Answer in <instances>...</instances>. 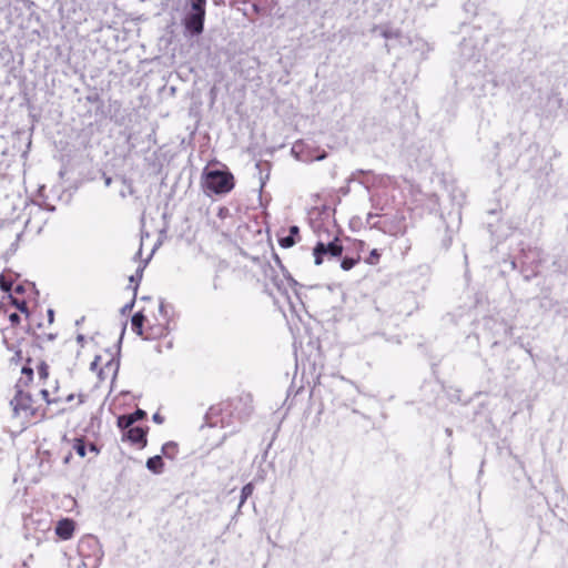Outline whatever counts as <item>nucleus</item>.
<instances>
[{
	"instance_id": "obj_19",
	"label": "nucleus",
	"mask_w": 568,
	"mask_h": 568,
	"mask_svg": "<svg viewBox=\"0 0 568 568\" xmlns=\"http://www.w3.org/2000/svg\"><path fill=\"white\" fill-rule=\"evenodd\" d=\"M13 282L8 278L4 274H0V288L3 292H10L12 290Z\"/></svg>"
},
{
	"instance_id": "obj_5",
	"label": "nucleus",
	"mask_w": 568,
	"mask_h": 568,
	"mask_svg": "<svg viewBox=\"0 0 568 568\" xmlns=\"http://www.w3.org/2000/svg\"><path fill=\"white\" fill-rule=\"evenodd\" d=\"M32 403V396L21 389H18L13 398L10 400L13 414L26 418L34 415Z\"/></svg>"
},
{
	"instance_id": "obj_40",
	"label": "nucleus",
	"mask_w": 568,
	"mask_h": 568,
	"mask_svg": "<svg viewBox=\"0 0 568 568\" xmlns=\"http://www.w3.org/2000/svg\"><path fill=\"white\" fill-rule=\"evenodd\" d=\"M78 339H79V341H82V339H83V336H82V335H79V336H78Z\"/></svg>"
},
{
	"instance_id": "obj_21",
	"label": "nucleus",
	"mask_w": 568,
	"mask_h": 568,
	"mask_svg": "<svg viewBox=\"0 0 568 568\" xmlns=\"http://www.w3.org/2000/svg\"><path fill=\"white\" fill-rule=\"evenodd\" d=\"M460 45H462L463 55H467L469 58L475 55V51H476L475 45H468V42L466 40H464Z\"/></svg>"
},
{
	"instance_id": "obj_20",
	"label": "nucleus",
	"mask_w": 568,
	"mask_h": 568,
	"mask_svg": "<svg viewBox=\"0 0 568 568\" xmlns=\"http://www.w3.org/2000/svg\"><path fill=\"white\" fill-rule=\"evenodd\" d=\"M10 298L12 301V304L21 312V313H24L27 315H29V311H28V305H27V302L24 300H17V298H13L11 295H10Z\"/></svg>"
},
{
	"instance_id": "obj_30",
	"label": "nucleus",
	"mask_w": 568,
	"mask_h": 568,
	"mask_svg": "<svg viewBox=\"0 0 568 568\" xmlns=\"http://www.w3.org/2000/svg\"><path fill=\"white\" fill-rule=\"evenodd\" d=\"M152 418L158 424H162L164 420V418L159 413H155Z\"/></svg>"
},
{
	"instance_id": "obj_17",
	"label": "nucleus",
	"mask_w": 568,
	"mask_h": 568,
	"mask_svg": "<svg viewBox=\"0 0 568 568\" xmlns=\"http://www.w3.org/2000/svg\"><path fill=\"white\" fill-rule=\"evenodd\" d=\"M73 449L80 457H84L87 454V445L83 438H77L73 444Z\"/></svg>"
},
{
	"instance_id": "obj_34",
	"label": "nucleus",
	"mask_w": 568,
	"mask_h": 568,
	"mask_svg": "<svg viewBox=\"0 0 568 568\" xmlns=\"http://www.w3.org/2000/svg\"><path fill=\"white\" fill-rule=\"evenodd\" d=\"M77 397H78V399H79V400H78V405H81V404H83V403H84V395H83V394H79V395H77Z\"/></svg>"
},
{
	"instance_id": "obj_27",
	"label": "nucleus",
	"mask_w": 568,
	"mask_h": 568,
	"mask_svg": "<svg viewBox=\"0 0 568 568\" xmlns=\"http://www.w3.org/2000/svg\"><path fill=\"white\" fill-rule=\"evenodd\" d=\"M168 308L169 306L164 303V302H161L160 305H159V312L160 314L165 318L168 316Z\"/></svg>"
},
{
	"instance_id": "obj_25",
	"label": "nucleus",
	"mask_w": 568,
	"mask_h": 568,
	"mask_svg": "<svg viewBox=\"0 0 568 568\" xmlns=\"http://www.w3.org/2000/svg\"><path fill=\"white\" fill-rule=\"evenodd\" d=\"M379 257H381V253L378 252V250L374 248L371 251L369 256L366 258V263H368L371 265H375V264H377Z\"/></svg>"
},
{
	"instance_id": "obj_32",
	"label": "nucleus",
	"mask_w": 568,
	"mask_h": 568,
	"mask_svg": "<svg viewBox=\"0 0 568 568\" xmlns=\"http://www.w3.org/2000/svg\"><path fill=\"white\" fill-rule=\"evenodd\" d=\"M24 288L21 284H18L16 287H14V292L18 293V294H21L23 293Z\"/></svg>"
},
{
	"instance_id": "obj_26",
	"label": "nucleus",
	"mask_w": 568,
	"mask_h": 568,
	"mask_svg": "<svg viewBox=\"0 0 568 568\" xmlns=\"http://www.w3.org/2000/svg\"><path fill=\"white\" fill-rule=\"evenodd\" d=\"M21 373H22V375L26 376V382H24L26 384H28L33 377V369L28 365H24L22 367Z\"/></svg>"
},
{
	"instance_id": "obj_4",
	"label": "nucleus",
	"mask_w": 568,
	"mask_h": 568,
	"mask_svg": "<svg viewBox=\"0 0 568 568\" xmlns=\"http://www.w3.org/2000/svg\"><path fill=\"white\" fill-rule=\"evenodd\" d=\"M343 252V246L339 243L337 237L334 240L324 243L323 241H318L313 250V255L315 258V264L321 265L323 263L324 256L337 257L341 256Z\"/></svg>"
},
{
	"instance_id": "obj_39",
	"label": "nucleus",
	"mask_w": 568,
	"mask_h": 568,
	"mask_svg": "<svg viewBox=\"0 0 568 568\" xmlns=\"http://www.w3.org/2000/svg\"><path fill=\"white\" fill-rule=\"evenodd\" d=\"M213 287H214V290H217V288H219V285H217V278H215V280H214Z\"/></svg>"
},
{
	"instance_id": "obj_31",
	"label": "nucleus",
	"mask_w": 568,
	"mask_h": 568,
	"mask_svg": "<svg viewBox=\"0 0 568 568\" xmlns=\"http://www.w3.org/2000/svg\"><path fill=\"white\" fill-rule=\"evenodd\" d=\"M74 398H75V395H74V394H70V395H68L64 399L62 398V402L70 403V402H72Z\"/></svg>"
},
{
	"instance_id": "obj_28",
	"label": "nucleus",
	"mask_w": 568,
	"mask_h": 568,
	"mask_svg": "<svg viewBox=\"0 0 568 568\" xmlns=\"http://www.w3.org/2000/svg\"><path fill=\"white\" fill-rule=\"evenodd\" d=\"M20 315L18 313H12L9 315V321L12 325H18L20 323Z\"/></svg>"
},
{
	"instance_id": "obj_38",
	"label": "nucleus",
	"mask_w": 568,
	"mask_h": 568,
	"mask_svg": "<svg viewBox=\"0 0 568 568\" xmlns=\"http://www.w3.org/2000/svg\"><path fill=\"white\" fill-rule=\"evenodd\" d=\"M325 156H326V154H325V153H322L321 155H318V156L316 158V160H320V161H321V160L325 159Z\"/></svg>"
},
{
	"instance_id": "obj_3",
	"label": "nucleus",
	"mask_w": 568,
	"mask_h": 568,
	"mask_svg": "<svg viewBox=\"0 0 568 568\" xmlns=\"http://www.w3.org/2000/svg\"><path fill=\"white\" fill-rule=\"evenodd\" d=\"M202 185L207 194H225L234 187V178L227 171L210 170L203 173Z\"/></svg>"
},
{
	"instance_id": "obj_35",
	"label": "nucleus",
	"mask_w": 568,
	"mask_h": 568,
	"mask_svg": "<svg viewBox=\"0 0 568 568\" xmlns=\"http://www.w3.org/2000/svg\"><path fill=\"white\" fill-rule=\"evenodd\" d=\"M112 183V179L110 176H104V184L105 186H110Z\"/></svg>"
},
{
	"instance_id": "obj_16",
	"label": "nucleus",
	"mask_w": 568,
	"mask_h": 568,
	"mask_svg": "<svg viewBox=\"0 0 568 568\" xmlns=\"http://www.w3.org/2000/svg\"><path fill=\"white\" fill-rule=\"evenodd\" d=\"M253 491H254L253 483H248V484L243 486V488L241 490V498H240V504H239V507H237V511H240V509L242 508V506L244 505L246 499L253 494Z\"/></svg>"
},
{
	"instance_id": "obj_14",
	"label": "nucleus",
	"mask_w": 568,
	"mask_h": 568,
	"mask_svg": "<svg viewBox=\"0 0 568 568\" xmlns=\"http://www.w3.org/2000/svg\"><path fill=\"white\" fill-rule=\"evenodd\" d=\"M375 29H381V34L386 40L398 39L400 37V31L398 29H394L388 26H381Z\"/></svg>"
},
{
	"instance_id": "obj_18",
	"label": "nucleus",
	"mask_w": 568,
	"mask_h": 568,
	"mask_svg": "<svg viewBox=\"0 0 568 568\" xmlns=\"http://www.w3.org/2000/svg\"><path fill=\"white\" fill-rule=\"evenodd\" d=\"M122 183H123L124 187L120 191V195L122 197H126L128 195H133L134 189H133L132 183L130 181H128L126 179H123Z\"/></svg>"
},
{
	"instance_id": "obj_6",
	"label": "nucleus",
	"mask_w": 568,
	"mask_h": 568,
	"mask_svg": "<svg viewBox=\"0 0 568 568\" xmlns=\"http://www.w3.org/2000/svg\"><path fill=\"white\" fill-rule=\"evenodd\" d=\"M274 260L276 265L283 273L282 276L276 274V271L271 265L267 268H265L264 274L266 277L271 278L272 283L274 284V286H276L278 291L286 292L287 287H294L297 284V282L291 275L284 272V267L282 266L278 256H275Z\"/></svg>"
},
{
	"instance_id": "obj_12",
	"label": "nucleus",
	"mask_w": 568,
	"mask_h": 568,
	"mask_svg": "<svg viewBox=\"0 0 568 568\" xmlns=\"http://www.w3.org/2000/svg\"><path fill=\"white\" fill-rule=\"evenodd\" d=\"M164 463L160 455L150 457L146 460V468L153 474H161L163 471Z\"/></svg>"
},
{
	"instance_id": "obj_10",
	"label": "nucleus",
	"mask_w": 568,
	"mask_h": 568,
	"mask_svg": "<svg viewBox=\"0 0 568 568\" xmlns=\"http://www.w3.org/2000/svg\"><path fill=\"white\" fill-rule=\"evenodd\" d=\"M74 531V523L71 519H61L55 526V534L63 540H68L72 537Z\"/></svg>"
},
{
	"instance_id": "obj_41",
	"label": "nucleus",
	"mask_w": 568,
	"mask_h": 568,
	"mask_svg": "<svg viewBox=\"0 0 568 568\" xmlns=\"http://www.w3.org/2000/svg\"><path fill=\"white\" fill-rule=\"evenodd\" d=\"M95 365H97V363L93 362L92 365H91L92 369L95 367Z\"/></svg>"
},
{
	"instance_id": "obj_29",
	"label": "nucleus",
	"mask_w": 568,
	"mask_h": 568,
	"mask_svg": "<svg viewBox=\"0 0 568 568\" xmlns=\"http://www.w3.org/2000/svg\"><path fill=\"white\" fill-rule=\"evenodd\" d=\"M134 305V300H132L130 303L125 304L123 307H122V312L125 313L128 311H131L132 307Z\"/></svg>"
},
{
	"instance_id": "obj_33",
	"label": "nucleus",
	"mask_w": 568,
	"mask_h": 568,
	"mask_svg": "<svg viewBox=\"0 0 568 568\" xmlns=\"http://www.w3.org/2000/svg\"><path fill=\"white\" fill-rule=\"evenodd\" d=\"M48 317H49V322L52 323L53 322V317H54L53 310H48Z\"/></svg>"
},
{
	"instance_id": "obj_7",
	"label": "nucleus",
	"mask_w": 568,
	"mask_h": 568,
	"mask_svg": "<svg viewBox=\"0 0 568 568\" xmlns=\"http://www.w3.org/2000/svg\"><path fill=\"white\" fill-rule=\"evenodd\" d=\"M144 316L141 312L135 313L131 318V328L138 335L143 336L145 339L155 338L166 334V328L162 325L151 328L152 332L144 335L143 333Z\"/></svg>"
},
{
	"instance_id": "obj_37",
	"label": "nucleus",
	"mask_w": 568,
	"mask_h": 568,
	"mask_svg": "<svg viewBox=\"0 0 568 568\" xmlns=\"http://www.w3.org/2000/svg\"><path fill=\"white\" fill-rule=\"evenodd\" d=\"M377 215L376 214H373V213H369L367 215V222H371L372 220H374V217H376Z\"/></svg>"
},
{
	"instance_id": "obj_2",
	"label": "nucleus",
	"mask_w": 568,
	"mask_h": 568,
	"mask_svg": "<svg viewBox=\"0 0 568 568\" xmlns=\"http://www.w3.org/2000/svg\"><path fill=\"white\" fill-rule=\"evenodd\" d=\"M206 0H189L183 26L191 36H200L204 30Z\"/></svg>"
},
{
	"instance_id": "obj_8",
	"label": "nucleus",
	"mask_w": 568,
	"mask_h": 568,
	"mask_svg": "<svg viewBox=\"0 0 568 568\" xmlns=\"http://www.w3.org/2000/svg\"><path fill=\"white\" fill-rule=\"evenodd\" d=\"M145 417L146 413L143 409L138 408L135 412L131 414L119 416L116 424L119 428L125 430L126 428H131L134 423L142 420Z\"/></svg>"
},
{
	"instance_id": "obj_11",
	"label": "nucleus",
	"mask_w": 568,
	"mask_h": 568,
	"mask_svg": "<svg viewBox=\"0 0 568 568\" xmlns=\"http://www.w3.org/2000/svg\"><path fill=\"white\" fill-rule=\"evenodd\" d=\"M300 234V229L296 225L290 226L288 235L283 236L278 240V243L282 247L288 248L292 247L296 242Z\"/></svg>"
},
{
	"instance_id": "obj_13",
	"label": "nucleus",
	"mask_w": 568,
	"mask_h": 568,
	"mask_svg": "<svg viewBox=\"0 0 568 568\" xmlns=\"http://www.w3.org/2000/svg\"><path fill=\"white\" fill-rule=\"evenodd\" d=\"M58 390V386L54 388L52 394L48 389L43 388L40 390V394L48 405L59 404L62 403V397L57 395Z\"/></svg>"
},
{
	"instance_id": "obj_1",
	"label": "nucleus",
	"mask_w": 568,
	"mask_h": 568,
	"mask_svg": "<svg viewBox=\"0 0 568 568\" xmlns=\"http://www.w3.org/2000/svg\"><path fill=\"white\" fill-rule=\"evenodd\" d=\"M241 399H233L230 403L224 404L223 406H212L207 410L205 415L206 424L210 427H226L230 426L233 422L232 418L242 422L247 414L242 415L241 413H237L234 415V410L237 409V407L241 405Z\"/></svg>"
},
{
	"instance_id": "obj_9",
	"label": "nucleus",
	"mask_w": 568,
	"mask_h": 568,
	"mask_svg": "<svg viewBox=\"0 0 568 568\" xmlns=\"http://www.w3.org/2000/svg\"><path fill=\"white\" fill-rule=\"evenodd\" d=\"M123 439L131 442L132 444H140L141 447L146 446V429L142 427L126 428L123 433Z\"/></svg>"
},
{
	"instance_id": "obj_24",
	"label": "nucleus",
	"mask_w": 568,
	"mask_h": 568,
	"mask_svg": "<svg viewBox=\"0 0 568 568\" xmlns=\"http://www.w3.org/2000/svg\"><path fill=\"white\" fill-rule=\"evenodd\" d=\"M38 375H39L40 379H47L48 378V376H49V366H48L47 363L41 362L38 365Z\"/></svg>"
},
{
	"instance_id": "obj_15",
	"label": "nucleus",
	"mask_w": 568,
	"mask_h": 568,
	"mask_svg": "<svg viewBox=\"0 0 568 568\" xmlns=\"http://www.w3.org/2000/svg\"><path fill=\"white\" fill-rule=\"evenodd\" d=\"M162 454L169 459H174L178 454V444L175 442L165 443L162 446Z\"/></svg>"
},
{
	"instance_id": "obj_23",
	"label": "nucleus",
	"mask_w": 568,
	"mask_h": 568,
	"mask_svg": "<svg viewBox=\"0 0 568 568\" xmlns=\"http://www.w3.org/2000/svg\"><path fill=\"white\" fill-rule=\"evenodd\" d=\"M142 275H143V267L140 266L136 270L135 274L130 276V283H135V285L133 286L134 293H136V291H138L139 281L142 278Z\"/></svg>"
},
{
	"instance_id": "obj_36",
	"label": "nucleus",
	"mask_w": 568,
	"mask_h": 568,
	"mask_svg": "<svg viewBox=\"0 0 568 568\" xmlns=\"http://www.w3.org/2000/svg\"><path fill=\"white\" fill-rule=\"evenodd\" d=\"M89 448H90L91 452H94L95 454L99 453V450H98V448H97V446L94 444H90Z\"/></svg>"
},
{
	"instance_id": "obj_22",
	"label": "nucleus",
	"mask_w": 568,
	"mask_h": 568,
	"mask_svg": "<svg viewBox=\"0 0 568 568\" xmlns=\"http://www.w3.org/2000/svg\"><path fill=\"white\" fill-rule=\"evenodd\" d=\"M357 263V260L354 258V257H349V256H345L342 262H341V267L344 270V271H349L352 270L355 264Z\"/></svg>"
}]
</instances>
